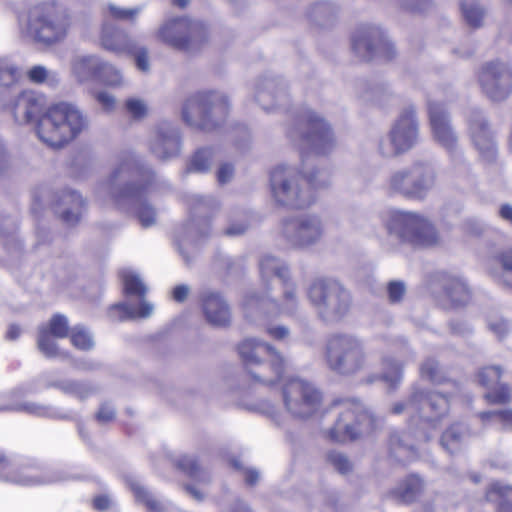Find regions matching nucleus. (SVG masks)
Wrapping results in <instances>:
<instances>
[{
	"label": "nucleus",
	"mask_w": 512,
	"mask_h": 512,
	"mask_svg": "<svg viewBox=\"0 0 512 512\" xmlns=\"http://www.w3.org/2000/svg\"><path fill=\"white\" fill-rule=\"evenodd\" d=\"M157 184L152 168L133 152L118 155L110 176L99 183L96 195L108 197L120 210L134 213L143 227L155 224L156 211L147 203Z\"/></svg>",
	"instance_id": "1"
},
{
	"label": "nucleus",
	"mask_w": 512,
	"mask_h": 512,
	"mask_svg": "<svg viewBox=\"0 0 512 512\" xmlns=\"http://www.w3.org/2000/svg\"><path fill=\"white\" fill-rule=\"evenodd\" d=\"M259 270L265 293H249L245 296L243 308L246 316L252 317L255 311L268 316L297 315L301 303L297 285L291 280L286 262L272 255H265L260 260Z\"/></svg>",
	"instance_id": "2"
},
{
	"label": "nucleus",
	"mask_w": 512,
	"mask_h": 512,
	"mask_svg": "<svg viewBox=\"0 0 512 512\" xmlns=\"http://www.w3.org/2000/svg\"><path fill=\"white\" fill-rule=\"evenodd\" d=\"M388 234L385 249L396 252L400 245L429 247L439 241L434 225L424 215L404 210L391 211L384 222Z\"/></svg>",
	"instance_id": "3"
},
{
	"label": "nucleus",
	"mask_w": 512,
	"mask_h": 512,
	"mask_svg": "<svg viewBox=\"0 0 512 512\" xmlns=\"http://www.w3.org/2000/svg\"><path fill=\"white\" fill-rule=\"evenodd\" d=\"M306 297L317 317L326 324L341 322L352 307L350 291L333 278H314L306 288Z\"/></svg>",
	"instance_id": "4"
},
{
	"label": "nucleus",
	"mask_w": 512,
	"mask_h": 512,
	"mask_svg": "<svg viewBox=\"0 0 512 512\" xmlns=\"http://www.w3.org/2000/svg\"><path fill=\"white\" fill-rule=\"evenodd\" d=\"M88 127L87 117L71 103H58L39 118L37 134L49 146L60 147Z\"/></svg>",
	"instance_id": "5"
},
{
	"label": "nucleus",
	"mask_w": 512,
	"mask_h": 512,
	"mask_svg": "<svg viewBox=\"0 0 512 512\" xmlns=\"http://www.w3.org/2000/svg\"><path fill=\"white\" fill-rule=\"evenodd\" d=\"M238 353L257 383L273 385L282 378L286 361L271 344L256 337H247L239 343Z\"/></svg>",
	"instance_id": "6"
},
{
	"label": "nucleus",
	"mask_w": 512,
	"mask_h": 512,
	"mask_svg": "<svg viewBox=\"0 0 512 512\" xmlns=\"http://www.w3.org/2000/svg\"><path fill=\"white\" fill-rule=\"evenodd\" d=\"M71 26V18L65 8L45 3L31 8L21 23L22 32L36 42L53 45L64 40Z\"/></svg>",
	"instance_id": "7"
},
{
	"label": "nucleus",
	"mask_w": 512,
	"mask_h": 512,
	"mask_svg": "<svg viewBox=\"0 0 512 512\" xmlns=\"http://www.w3.org/2000/svg\"><path fill=\"white\" fill-rule=\"evenodd\" d=\"M289 140L305 153L327 155L336 147V139L329 123L313 110L304 111L287 131Z\"/></svg>",
	"instance_id": "8"
},
{
	"label": "nucleus",
	"mask_w": 512,
	"mask_h": 512,
	"mask_svg": "<svg viewBox=\"0 0 512 512\" xmlns=\"http://www.w3.org/2000/svg\"><path fill=\"white\" fill-rule=\"evenodd\" d=\"M324 358L328 368L342 376H354L369 364L364 341L350 333L330 335L325 344Z\"/></svg>",
	"instance_id": "9"
},
{
	"label": "nucleus",
	"mask_w": 512,
	"mask_h": 512,
	"mask_svg": "<svg viewBox=\"0 0 512 512\" xmlns=\"http://www.w3.org/2000/svg\"><path fill=\"white\" fill-rule=\"evenodd\" d=\"M335 417V423L326 436L334 442H346L356 439L363 433L372 431L376 424L375 417L357 399L344 398L333 401L329 408Z\"/></svg>",
	"instance_id": "10"
},
{
	"label": "nucleus",
	"mask_w": 512,
	"mask_h": 512,
	"mask_svg": "<svg viewBox=\"0 0 512 512\" xmlns=\"http://www.w3.org/2000/svg\"><path fill=\"white\" fill-rule=\"evenodd\" d=\"M229 112L227 96L218 91H200L189 96L182 108L183 121L202 130H212Z\"/></svg>",
	"instance_id": "11"
},
{
	"label": "nucleus",
	"mask_w": 512,
	"mask_h": 512,
	"mask_svg": "<svg viewBox=\"0 0 512 512\" xmlns=\"http://www.w3.org/2000/svg\"><path fill=\"white\" fill-rule=\"evenodd\" d=\"M436 173L427 161H415L412 165L391 172L385 182V190L390 196L422 200L432 189Z\"/></svg>",
	"instance_id": "12"
},
{
	"label": "nucleus",
	"mask_w": 512,
	"mask_h": 512,
	"mask_svg": "<svg viewBox=\"0 0 512 512\" xmlns=\"http://www.w3.org/2000/svg\"><path fill=\"white\" fill-rule=\"evenodd\" d=\"M270 186L280 205L300 209L311 205L315 199L302 173L290 165L281 164L271 171Z\"/></svg>",
	"instance_id": "13"
},
{
	"label": "nucleus",
	"mask_w": 512,
	"mask_h": 512,
	"mask_svg": "<svg viewBox=\"0 0 512 512\" xmlns=\"http://www.w3.org/2000/svg\"><path fill=\"white\" fill-rule=\"evenodd\" d=\"M419 141V123L415 107L402 109L388 133L382 136L377 151L383 158H394L411 150Z\"/></svg>",
	"instance_id": "14"
},
{
	"label": "nucleus",
	"mask_w": 512,
	"mask_h": 512,
	"mask_svg": "<svg viewBox=\"0 0 512 512\" xmlns=\"http://www.w3.org/2000/svg\"><path fill=\"white\" fill-rule=\"evenodd\" d=\"M279 238L290 248L308 249L318 245L325 235L321 216L303 213L283 218L278 228Z\"/></svg>",
	"instance_id": "15"
},
{
	"label": "nucleus",
	"mask_w": 512,
	"mask_h": 512,
	"mask_svg": "<svg viewBox=\"0 0 512 512\" xmlns=\"http://www.w3.org/2000/svg\"><path fill=\"white\" fill-rule=\"evenodd\" d=\"M448 408L449 400L443 392L425 393L414 387L409 399L395 403L391 412L395 415L407 414L412 419L417 417L424 424L435 427V423L447 413Z\"/></svg>",
	"instance_id": "16"
},
{
	"label": "nucleus",
	"mask_w": 512,
	"mask_h": 512,
	"mask_svg": "<svg viewBox=\"0 0 512 512\" xmlns=\"http://www.w3.org/2000/svg\"><path fill=\"white\" fill-rule=\"evenodd\" d=\"M286 412L293 418L305 419L312 416L320 407L321 392L311 383L301 378L289 379L282 390Z\"/></svg>",
	"instance_id": "17"
},
{
	"label": "nucleus",
	"mask_w": 512,
	"mask_h": 512,
	"mask_svg": "<svg viewBox=\"0 0 512 512\" xmlns=\"http://www.w3.org/2000/svg\"><path fill=\"white\" fill-rule=\"evenodd\" d=\"M121 277L126 294L140 297V303L138 306L125 302L113 305L109 310L110 319L124 321L150 317L154 311V306L144 298L147 287L140 276L130 269H123Z\"/></svg>",
	"instance_id": "18"
},
{
	"label": "nucleus",
	"mask_w": 512,
	"mask_h": 512,
	"mask_svg": "<svg viewBox=\"0 0 512 512\" xmlns=\"http://www.w3.org/2000/svg\"><path fill=\"white\" fill-rule=\"evenodd\" d=\"M478 82L488 98L502 101L512 91V68L498 59L485 62L478 71Z\"/></svg>",
	"instance_id": "19"
},
{
	"label": "nucleus",
	"mask_w": 512,
	"mask_h": 512,
	"mask_svg": "<svg viewBox=\"0 0 512 512\" xmlns=\"http://www.w3.org/2000/svg\"><path fill=\"white\" fill-rule=\"evenodd\" d=\"M352 47L355 53L364 60L376 57L391 59L394 47L384 30L376 25L360 27L353 36Z\"/></svg>",
	"instance_id": "20"
},
{
	"label": "nucleus",
	"mask_w": 512,
	"mask_h": 512,
	"mask_svg": "<svg viewBox=\"0 0 512 512\" xmlns=\"http://www.w3.org/2000/svg\"><path fill=\"white\" fill-rule=\"evenodd\" d=\"M180 129L173 123L163 120L157 123L148 140L150 153L160 161L177 158L181 153Z\"/></svg>",
	"instance_id": "21"
},
{
	"label": "nucleus",
	"mask_w": 512,
	"mask_h": 512,
	"mask_svg": "<svg viewBox=\"0 0 512 512\" xmlns=\"http://www.w3.org/2000/svg\"><path fill=\"white\" fill-rule=\"evenodd\" d=\"M204 26L197 21L178 18L164 23L158 31L159 38L166 44L177 48H188L191 41L201 37Z\"/></svg>",
	"instance_id": "22"
},
{
	"label": "nucleus",
	"mask_w": 512,
	"mask_h": 512,
	"mask_svg": "<svg viewBox=\"0 0 512 512\" xmlns=\"http://www.w3.org/2000/svg\"><path fill=\"white\" fill-rule=\"evenodd\" d=\"M429 120L434 140L451 155L458 152V137L450 125L449 114L439 101H429Z\"/></svg>",
	"instance_id": "23"
},
{
	"label": "nucleus",
	"mask_w": 512,
	"mask_h": 512,
	"mask_svg": "<svg viewBox=\"0 0 512 512\" xmlns=\"http://www.w3.org/2000/svg\"><path fill=\"white\" fill-rule=\"evenodd\" d=\"M469 134L472 143L481 158L492 162L496 158L497 149L493 132L481 111L473 110L468 119Z\"/></svg>",
	"instance_id": "24"
},
{
	"label": "nucleus",
	"mask_w": 512,
	"mask_h": 512,
	"mask_svg": "<svg viewBox=\"0 0 512 512\" xmlns=\"http://www.w3.org/2000/svg\"><path fill=\"white\" fill-rule=\"evenodd\" d=\"M68 331L67 318L63 315L53 316L48 326L39 328L37 345L41 353L47 358H66L67 354L57 348L51 336L55 338H65L68 335Z\"/></svg>",
	"instance_id": "25"
},
{
	"label": "nucleus",
	"mask_w": 512,
	"mask_h": 512,
	"mask_svg": "<svg viewBox=\"0 0 512 512\" xmlns=\"http://www.w3.org/2000/svg\"><path fill=\"white\" fill-rule=\"evenodd\" d=\"M211 234V226L206 218H193L187 222L177 234V245L180 254L187 264L190 258L187 250L195 249Z\"/></svg>",
	"instance_id": "26"
},
{
	"label": "nucleus",
	"mask_w": 512,
	"mask_h": 512,
	"mask_svg": "<svg viewBox=\"0 0 512 512\" xmlns=\"http://www.w3.org/2000/svg\"><path fill=\"white\" fill-rule=\"evenodd\" d=\"M6 470L8 472L7 480L22 486H37L64 480L63 477L45 471L37 463H25L15 467L10 462V466Z\"/></svg>",
	"instance_id": "27"
},
{
	"label": "nucleus",
	"mask_w": 512,
	"mask_h": 512,
	"mask_svg": "<svg viewBox=\"0 0 512 512\" xmlns=\"http://www.w3.org/2000/svg\"><path fill=\"white\" fill-rule=\"evenodd\" d=\"M203 314L207 322L215 327H227L231 323V310L223 296L213 290H203L200 294Z\"/></svg>",
	"instance_id": "28"
},
{
	"label": "nucleus",
	"mask_w": 512,
	"mask_h": 512,
	"mask_svg": "<svg viewBox=\"0 0 512 512\" xmlns=\"http://www.w3.org/2000/svg\"><path fill=\"white\" fill-rule=\"evenodd\" d=\"M502 369L500 366H487L478 373L480 385L487 389L485 398L494 404H504L511 400V389L500 382Z\"/></svg>",
	"instance_id": "29"
},
{
	"label": "nucleus",
	"mask_w": 512,
	"mask_h": 512,
	"mask_svg": "<svg viewBox=\"0 0 512 512\" xmlns=\"http://www.w3.org/2000/svg\"><path fill=\"white\" fill-rule=\"evenodd\" d=\"M255 99L265 110L282 105L287 100L286 86L277 78L261 79L256 84Z\"/></svg>",
	"instance_id": "30"
},
{
	"label": "nucleus",
	"mask_w": 512,
	"mask_h": 512,
	"mask_svg": "<svg viewBox=\"0 0 512 512\" xmlns=\"http://www.w3.org/2000/svg\"><path fill=\"white\" fill-rule=\"evenodd\" d=\"M101 57L96 54H76L70 60V73L79 84L96 81L101 63Z\"/></svg>",
	"instance_id": "31"
},
{
	"label": "nucleus",
	"mask_w": 512,
	"mask_h": 512,
	"mask_svg": "<svg viewBox=\"0 0 512 512\" xmlns=\"http://www.w3.org/2000/svg\"><path fill=\"white\" fill-rule=\"evenodd\" d=\"M11 110L19 124L32 122L43 110V99L34 92H23L16 98Z\"/></svg>",
	"instance_id": "32"
},
{
	"label": "nucleus",
	"mask_w": 512,
	"mask_h": 512,
	"mask_svg": "<svg viewBox=\"0 0 512 512\" xmlns=\"http://www.w3.org/2000/svg\"><path fill=\"white\" fill-rule=\"evenodd\" d=\"M84 200L74 190L66 189L58 196L56 213L68 225L76 224L82 214Z\"/></svg>",
	"instance_id": "33"
},
{
	"label": "nucleus",
	"mask_w": 512,
	"mask_h": 512,
	"mask_svg": "<svg viewBox=\"0 0 512 512\" xmlns=\"http://www.w3.org/2000/svg\"><path fill=\"white\" fill-rule=\"evenodd\" d=\"M135 43L125 31L108 23L103 25L101 45L105 50L117 55L128 54L135 50Z\"/></svg>",
	"instance_id": "34"
},
{
	"label": "nucleus",
	"mask_w": 512,
	"mask_h": 512,
	"mask_svg": "<svg viewBox=\"0 0 512 512\" xmlns=\"http://www.w3.org/2000/svg\"><path fill=\"white\" fill-rule=\"evenodd\" d=\"M125 483L132 492L135 502L145 506L148 512H165V503L148 489L139 477L128 475L125 477Z\"/></svg>",
	"instance_id": "35"
},
{
	"label": "nucleus",
	"mask_w": 512,
	"mask_h": 512,
	"mask_svg": "<svg viewBox=\"0 0 512 512\" xmlns=\"http://www.w3.org/2000/svg\"><path fill=\"white\" fill-rule=\"evenodd\" d=\"M410 437V433H393L390 436V453L401 463L411 461L417 456L416 444L410 441Z\"/></svg>",
	"instance_id": "36"
},
{
	"label": "nucleus",
	"mask_w": 512,
	"mask_h": 512,
	"mask_svg": "<svg viewBox=\"0 0 512 512\" xmlns=\"http://www.w3.org/2000/svg\"><path fill=\"white\" fill-rule=\"evenodd\" d=\"M469 435V430L464 423L452 424L441 437V446L450 454L461 450Z\"/></svg>",
	"instance_id": "37"
},
{
	"label": "nucleus",
	"mask_w": 512,
	"mask_h": 512,
	"mask_svg": "<svg viewBox=\"0 0 512 512\" xmlns=\"http://www.w3.org/2000/svg\"><path fill=\"white\" fill-rule=\"evenodd\" d=\"M444 291L452 304L465 305L470 299L467 284L459 277H446L443 281Z\"/></svg>",
	"instance_id": "38"
},
{
	"label": "nucleus",
	"mask_w": 512,
	"mask_h": 512,
	"mask_svg": "<svg viewBox=\"0 0 512 512\" xmlns=\"http://www.w3.org/2000/svg\"><path fill=\"white\" fill-rule=\"evenodd\" d=\"M96 81L111 88H122L126 85L122 70L104 59H101Z\"/></svg>",
	"instance_id": "39"
},
{
	"label": "nucleus",
	"mask_w": 512,
	"mask_h": 512,
	"mask_svg": "<svg viewBox=\"0 0 512 512\" xmlns=\"http://www.w3.org/2000/svg\"><path fill=\"white\" fill-rule=\"evenodd\" d=\"M216 160V150L210 147L198 149L187 166V173H206Z\"/></svg>",
	"instance_id": "40"
},
{
	"label": "nucleus",
	"mask_w": 512,
	"mask_h": 512,
	"mask_svg": "<svg viewBox=\"0 0 512 512\" xmlns=\"http://www.w3.org/2000/svg\"><path fill=\"white\" fill-rule=\"evenodd\" d=\"M487 499L498 502L497 512H512V487L493 483L487 492Z\"/></svg>",
	"instance_id": "41"
},
{
	"label": "nucleus",
	"mask_w": 512,
	"mask_h": 512,
	"mask_svg": "<svg viewBox=\"0 0 512 512\" xmlns=\"http://www.w3.org/2000/svg\"><path fill=\"white\" fill-rule=\"evenodd\" d=\"M422 488V480L416 475H410L395 488L393 494L403 502H412L419 495Z\"/></svg>",
	"instance_id": "42"
},
{
	"label": "nucleus",
	"mask_w": 512,
	"mask_h": 512,
	"mask_svg": "<svg viewBox=\"0 0 512 512\" xmlns=\"http://www.w3.org/2000/svg\"><path fill=\"white\" fill-rule=\"evenodd\" d=\"M382 370L381 379L385 381L391 389H396L403 378L402 364L392 357H383Z\"/></svg>",
	"instance_id": "43"
},
{
	"label": "nucleus",
	"mask_w": 512,
	"mask_h": 512,
	"mask_svg": "<svg viewBox=\"0 0 512 512\" xmlns=\"http://www.w3.org/2000/svg\"><path fill=\"white\" fill-rule=\"evenodd\" d=\"M9 410L21 411L37 417L64 418L56 408L35 402H22L8 407Z\"/></svg>",
	"instance_id": "44"
},
{
	"label": "nucleus",
	"mask_w": 512,
	"mask_h": 512,
	"mask_svg": "<svg viewBox=\"0 0 512 512\" xmlns=\"http://www.w3.org/2000/svg\"><path fill=\"white\" fill-rule=\"evenodd\" d=\"M461 12L463 19L468 26L472 28H479L483 25L486 11L479 3L474 1L462 2Z\"/></svg>",
	"instance_id": "45"
},
{
	"label": "nucleus",
	"mask_w": 512,
	"mask_h": 512,
	"mask_svg": "<svg viewBox=\"0 0 512 512\" xmlns=\"http://www.w3.org/2000/svg\"><path fill=\"white\" fill-rule=\"evenodd\" d=\"M54 386L63 393L74 396L79 400H84L93 393L92 387L84 382L60 381L55 383Z\"/></svg>",
	"instance_id": "46"
},
{
	"label": "nucleus",
	"mask_w": 512,
	"mask_h": 512,
	"mask_svg": "<svg viewBox=\"0 0 512 512\" xmlns=\"http://www.w3.org/2000/svg\"><path fill=\"white\" fill-rule=\"evenodd\" d=\"M189 205L195 214L213 213L220 208V202L213 196L192 195L189 198Z\"/></svg>",
	"instance_id": "47"
},
{
	"label": "nucleus",
	"mask_w": 512,
	"mask_h": 512,
	"mask_svg": "<svg viewBox=\"0 0 512 512\" xmlns=\"http://www.w3.org/2000/svg\"><path fill=\"white\" fill-rule=\"evenodd\" d=\"M307 181V186L313 189L326 188L331 184V172L327 169H316L311 173L302 174Z\"/></svg>",
	"instance_id": "48"
},
{
	"label": "nucleus",
	"mask_w": 512,
	"mask_h": 512,
	"mask_svg": "<svg viewBox=\"0 0 512 512\" xmlns=\"http://www.w3.org/2000/svg\"><path fill=\"white\" fill-rule=\"evenodd\" d=\"M336 12V7L330 3H317L312 7L309 17L318 24L323 25L331 20L336 15Z\"/></svg>",
	"instance_id": "49"
},
{
	"label": "nucleus",
	"mask_w": 512,
	"mask_h": 512,
	"mask_svg": "<svg viewBox=\"0 0 512 512\" xmlns=\"http://www.w3.org/2000/svg\"><path fill=\"white\" fill-rule=\"evenodd\" d=\"M499 263L501 264L500 274L494 273V277L499 282L512 288V251L504 252L499 257Z\"/></svg>",
	"instance_id": "50"
},
{
	"label": "nucleus",
	"mask_w": 512,
	"mask_h": 512,
	"mask_svg": "<svg viewBox=\"0 0 512 512\" xmlns=\"http://www.w3.org/2000/svg\"><path fill=\"white\" fill-rule=\"evenodd\" d=\"M70 337L72 344L80 350H89L94 346L92 335L83 327L72 328Z\"/></svg>",
	"instance_id": "51"
},
{
	"label": "nucleus",
	"mask_w": 512,
	"mask_h": 512,
	"mask_svg": "<svg viewBox=\"0 0 512 512\" xmlns=\"http://www.w3.org/2000/svg\"><path fill=\"white\" fill-rule=\"evenodd\" d=\"M327 462L340 474H347L352 470V463L342 452L332 450L326 456Z\"/></svg>",
	"instance_id": "52"
},
{
	"label": "nucleus",
	"mask_w": 512,
	"mask_h": 512,
	"mask_svg": "<svg viewBox=\"0 0 512 512\" xmlns=\"http://www.w3.org/2000/svg\"><path fill=\"white\" fill-rule=\"evenodd\" d=\"M28 77L31 82L33 83H43L45 81L48 82H57L58 81V75L54 71H49L46 67L42 65H36L33 66L28 71Z\"/></svg>",
	"instance_id": "53"
},
{
	"label": "nucleus",
	"mask_w": 512,
	"mask_h": 512,
	"mask_svg": "<svg viewBox=\"0 0 512 512\" xmlns=\"http://www.w3.org/2000/svg\"><path fill=\"white\" fill-rule=\"evenodd\" d=\"M482 418L501 424L505 430H512V409L484 412Z\"/></svg>",
	"instance_id": "54"
},
{
	"label": "nucleus",
	"mask_w": 512,
	"mask_h": 512,
	"mask_svg": "<svg viewBox=\"0 0 512 512\" xmlns=\"http://www.w3.org/2000/svg\"><path fill=\"white\" fill-rule=\"evenodd\" d=\"M421 377L433 383L442 381L439 364L434 359H427L420 367Z\"/></svg>",
	"instance_id": "55"
},
{
	"label": "nucleus",
	"mask_w": 512,
	"mask_h": 512,
	"mask_svg": "<svg viewBox=\"0 0 512 512\" xmlns=\"http://www.w3.org/2000/svg\"><path fill=\"white\" fill-rule=\"evenodd\" d=\"M398 6L408 12L423 13L433 7L432 0H396Z\"/></svg>",
	"instance_id": "56"
},
{
	"label": "nucleus",
	"mask_w": 512,
	"mask_h": 512,
	"mask_svg": "<svg viewBox=\"0 0 512 512\" xmlns=\"http://www.w3.org/2000/svg\"><path fill=\"white\" fill-rule=\"evenodd\" d=\"M125 107L127 112L134 119H143L147 116L148 106L146 102L139 98H130L126 101Z\"/></svg>",
	"instance_id": "57"
},
{
	"label": "nucleus",
	"mask_w": 512,
	"mask_h": 512,
	"mask_svg": "<svg viewBox=\"0 0 512 512\" xmlns=\"http://www.w3.org/2000/svg\"><path fill=\"white\" fill-rule=\"evenodd\" d=\"M388 300L390 303H399L406 294V286L404 282L394 280L387 285Z\"/></svg>",
	"instance_id": "58"
},
{
	"label": "nucleus",
	"mask_w": 512,
	"mask_h": 512,
	"mask_svg": "<svg viewBox=\"0 0 512 512\" xmlns=\"http://www.w3.org/2000/svg\"><path fill=\"white\" fill-rule=\"evenodd\" d=\"M461 229L467 236L476 237L484 232L485 226L481 220L469 217L463 221Z\"/></svg>",
	"instance_id": "59"
},
{
	"label": "nucleus",
	"mask_w": 512,
	"mask_h": 512,
	"mask_svg": "<svg viewBox=\"0 0 512 512\" xmlns=\"http://www.w3.org/2000/svg\"><path fill=\"white\" fill-rule=\"evenodd\" d=\"M17 79V68L8 62H0V84L9 86Z\"/></svg>",
	"instance_id": "60"
},
{
	"label": "nucleus",
	"mask_w": 512,
	"mask_h": 512,
	"mask_svg": "<svg viewBox=\"0 0 512 512\" xmlns=\"http://www.w3.org/2000/svg\"><path fill=\"white\" fill-rule=\"evenodd\" d=\"M108 9L110 15L118 20H133L140 12V8H121L113 4Z\"/></svg>",
	"instance_id": "61"
},
{
	"label": "nucleus",
	"mask_w": 512,
	"mask_h": 512,
	"mask_svg": "<svg viewBox=\"0 0 512 512\" xmlns=\"http://www.w3.org/2000/svg\"><path fill=\"white\" fill-rule=\"evenodd\" d=\"M134 55L135 63L137 68L142 72H148L150 69V62L148 56V50L146 47H138L135 43V50L130 53Z\"/></svg>",
	"instance_id": "62"
},
{
	"label": "nucleus",
	"mask_w": 512,
	"mask_h": 512,
	"mask_svg": "<svg viewBox=\"0 0 512 512\" xmlns=\"http://www.w3.org/2000/svg\"><path fill=\"white\" fill-rule=\"evenodd\" d=\"M179 467L193 478H198L200 467L192 456H184L179 460Z\"/></svg>",
	"instance_id": "63"
},
{
	"label": "nucleus",
	"mask_w": 512,
	"mask_h": 512,
	"mask_svg": "<svg viewBox=\"0 0 512 512\" xmlns=\"http://www.w3.org/2000/svg\"><path fill=\"white\" fill-rule=\"evenodd\" d=\"M95 99L105 111L111 112L115 109L116 99L112 94L100 91L95 94Z\"/></svg>",
	"instance_id": "64"
}]
</instances>
